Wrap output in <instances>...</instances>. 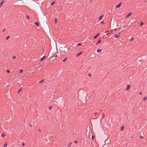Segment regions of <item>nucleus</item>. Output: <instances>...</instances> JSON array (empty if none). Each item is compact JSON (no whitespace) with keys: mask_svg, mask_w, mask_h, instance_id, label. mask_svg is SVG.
Listing matches in <instances>:
<instances>
[{"mask_svg":"<svg viewBox=\"0 0 147 147\" xmlns=\"http://www.w3.org/2000/svg\"><path fill=\"white\" fill-rule=\"evenodd\" d=\"M132 13H131V12L129 13L126 16V18H127L129 17L130 16H131L132 15Z\"/></svg>","mask_w":147,"mask_h":147,"instance_id":"3","label":"nucleus"},{"mask_svg":"<svg viewBox=\"0 0 147 147\" xmlns=\"http://www.w3.org/2000/svg\"><path fill=\"white\" fill-rule=\"evenodd\" d=\"M88 76L89 77H90L91 76V74H90V73H89L88 74Z\"/></svg>","mask_w":147,"mask_h":147,"instance_id":"36","label":"nucleus"},{"mask_svg":"<svg viewBox=\"0 0 147 147\" xmlns=\"http://www.w3.org/2000/svg\"><path fill=\"white\" fill-rule=\"evenodd\" d=\"M139 94L140 95H141L142 94V92H139Z\"/></svg>","mask_w":147,"mask_h":147,"instance_id":"35","label":"nucleus"},{"mask_svg":"<svg viewBox=\"0 0 147 147\" xmlns=\"http://www.w3.org/2000/svg\"><path fill=\"white\" fill-rule=\"evenodd\" d=\"M144 24V23L143 22H141L140 23V26H142Z\"/></svg>","mask_w":147,"mask_h":147,"instance_id":"20","label":"nucleus"},{"mask_svg":"<svg viewBox=\"0 0 147 147\" xmlns=\"http://www.w3.org/2000/svg\"><path fill=\"white\" fill-rule=\"evenodd\" d=\"M16 58V57L15 56H14L12 57V59H15Z\"/></svg>","mask_w":147,"mask_h":147,"instance_id":"31","label":"nucleus"},{"mask_svg":"<svg viewBox=\"0 0 147 147\" xmlns=\"http://www.w3.org/2000/svg\"><path fill=\"white\" fill-rule=\"evenodd\" d=\"M39 131H40V129H39Z\"/></svg>","mask_w":147,"mask_h":147,"instance_id":"45","label":"nucleus"},{"mask_svg":"<svg viewBox=\"0 0 147 147\" xmlns=\"http://www.w3.org/2000/svg\"><path fill=\"white\" fill-rule=\"evenodd\" d=\"M99 115H98V116H99Z\"/></svg>","mask_w":147,"mask_h":147,"instance_id":"47","label":"nucleus"},{"mask_svg":"<svg viewBox=\"0 0 147 147\" xmlns=\"http://www.w3.org/2000/svg\"><path fill=\"white\" fill-rule=\"evenodd\" d=\"M46 58L45 56H43L42 58L40 59V61H42L44 59Z\"/></svg>","mask_w":147,"mask_h":147,"instance_id":"7","label":"nucleus"},{"mask_svg":"<svg viewBox=\"0 0 147 147\" xmlns=\"http://www.w3.org/2000/svg\"><path fill=\"white\" fill-rule=\"evenodd\" d=\"M102 51V50L101 49H98L97 50V52L99 53V52H101V51Z\"/></svg>","mask_w":147,"mask_h":147,"instance_id":"16","label":"nucleus"},{"mask_svg":"<svg viewBox=\"0 0 147 147\" xmlns=\"http://www.w3.org/2000/svg\"><path fill=\"white\" fill-rule=\"evenodd\" d=\"M4 1H2L1 2V3L2 4H3V3H4Z\"/></svg>","mask_w":147,"mask_h":147,"instance_id":"38","label":"nucleus"},{"mask_svg":"<svg viewBox=\"0 0 147 147\" xmlns=\"http://www.w3.org/2000/svg\"><path fill=\"white\" fill-rule=\"evenodd\" d=\"M37 69L35 70L34 71V73L36 72L37 71Z\"/></svg>","mask_w":147,"mask_h":147,"instance_id":"41","label":"nucleus"},{"mask_svg":"<svg viewBox=\"0 0 147 147\" xmlns=\"http://www.w3.org/2000/svg\"><path fill=\"white\" fill-rule=\"evenodd\" d=\"M22 146H25V144L24 143H23L22 144Z\"/></svg>","mask_w":147,"mask_h":147,"instance_id":"33","label":"nucleus"},{"mask_svg":"<svg viewBox=\"0 0 147 147\" xmlns=\"http://www.w3.org/2000/svg\"><path fill=\"white\" fill-rule=\"evenodd\" d=\"M10 72V71L9 70H7V73H9Z\"/></svg>","mask_w":147,"mask_h":147,"instance_id":"26","label":"nucleus"},{"mask_svg":"<svg viewBox=\"0 0 147 147\" xmlns=\"http://www.w3.org/2000/svg\"><path fill=\"white\" fill-rule=\"evenodd\" d=\"M5 30V29H4L3 30L2 32H4Z\"/></svg>","mask_w":147,"mask_h":147,"instance_id":"42","label":"nucleus"},{"mask_svg":"<svg viewBox=\"0 0 147 147\" xmlns=\"http://www.w3.org/2000/svg\"><path fill=\"white\" fill-rule=\"evenodd\" d=\"M124 129V126H122L121 127V131H123Z\"/></svg>","mask_w":147,"mask_h":147,"instance_id":"8","label":"nucleus"},{"mask_svg":"<svg viewBox=\"0 0 147 147\" xmlns=\"http://www.w3.org/2000/svg\"><path fill=\"white\" fill-rule=\"evenodd\" d=\"M71 143H70L68 145L67 147H69V146H70L71 144Z\"/></svg>","mask_w":147,"mask_h":147,"instance_id":"32","label":"nucleus"},{"mask_svg":"<svg viewBox=\"0 0 147 147\" xmlns=\"http://www.w3.org/2000/svg\"><path fill=\"white\" fill-rule=\"evenodd\" d=\"M134 39V38H131L130 39V41L131 42Z\"/></svg>","mask_w":147,"mask_h":147,"instance_id":"27","label":"nucleus"},{"mask_svg":"<svg viewBox=\"0 0 147 147\" xmlns=\"http://www.w3.org/2000/svg\"><path fill=\"white\" fill-rule=\"evenodd\" d=\"M54 20H55V23H57V19L56 18H55V19H54Z\"/></svg>","mask_w":147,"mask_h":147,"instance_id":"22","label":"nucleus"},{"mask_svg":"<svg viewBox=\"0 0 147 147\" xmlns=\"http://www.w3.org/2000/svg\"><path fill=\"white\" fill-rule=\"evenodd\" d=\"M121 3H122L121 2H120L118 5H117L116 6V8H119L120 7V6H121Z\"/></svg>","mask_w":147,"mask_h":147,"instance_id":"1","label":"nucleus"},{"mask_svg":"<svg viewBox=\"0 0 147 147\" xmlns=\"http://www.w3.org/2000/svg\"><path fill=\"white\" fill-rule=\"evenodd\" d=\"M140 138H143V137H140Z\"/></svg>","mask_w":147,"mask_h":147,"instance_id":"44","label":"nucleus"},{"mask_svg":"<svg viewBox=\"0 0 147 147\" xmlns=\"http://www.w3.org/2000/svg\"><path fill=\"white\" fill-rule=\"evenodd\" d=\"M44 81V80L42 79L39 82V83H42Z\"/></svg>","mask_w":147,"mask_h":147,"instance_id":"15","label":"nucleus"},{"mask_svg":"<svg viewBox=\"0 0 147 147\" xmlns=\"http://www.w3.org/2000/svg\"><path fill=\"white\" fill-rule=\"evenodd\" d=\"M94 136H92V140H93L94 139Z\"/></svg>","mask_w":147,"mask_h":147,"instance_id":"28","label":"nucleus"},{"mask_svg":"<svg viewBox=\"0 0 147 147\" xmlns=\"http://www.w3.org/2000/svg\"><path fill=\"white\" fill-rule=\"evenodd\" d=\"M22 87L20 89H19L18 91V94H19L20 92L22 91Z\"/></svg>","mask_w":147,"mask_h":147,"instance_id":"13","label":"nucleus"},{"mask_svg":"<svg viewBox=\"0 0 147 147\" xmlns=\"http://www.w3.org/2000/svg\"><path fill=\"white\" fill-rule=\"evenodd\" d=\"M9 38V36H7L6 38V40H7L8 38Z\"/></svg>","mask_w":147,"mask_h":147,"instance_id":"29","label":"nucleus"},{"mask_svg":"<svg viewBox=\"0 0 147 147\" xmlns=\"http://www.w3.org/2000/svg\"><path fill=\"white\" fill-rule=\"evenodd\" d=\"M81 45V44H80V43H79L78 44V46H79L80 45Z\"/></svg>","mask_w":147,"mask_h":147,"instance_id":"43","label":"nucleus"},{"mask_svg":"<svg viewBox=\"0 0 147 147\" xmlns=\"http://www.w3.org/2000/svg\"><path fill=\"white\" fill-rule=\"evenodd\" d=\"M38 69H39V68H38L37 69L38 70Z\"/></svg>","mask_w":147,"mask_h":147,"instance_id":"46","label":"nucleus"},{"mask_svg":"<svg viewBox=\"0 0 147 147\" xmlns=\"http://www.w3.org/2000/svg\"><path fill=\"white\" fill-rule=\"evenodd\" d=\"M105 23V22L104 21H102L101 22V24H104Z\"/></svg>","mask_w":147,"mask_h":147,"instance_id":"25","label":"nucleus"},{"mask_svg":"<svg viewBox=\"0 0 147 147\" xmlns=\"http://www.w3.org/2000/svg\"><path fill=\"white\" fill-rule=\"evenodd\" d=\"M67 60V59L65 58L64 59H63V62H65Z\"/></svg>","mask_w":147,"mask_h":147,"instance_id":"17","label":"nucleus"},{"mask_svg":"<svg viewBox=\"0 0 147 147\" xmlns=\"http://www.w3.org/2000/svg\"><path fill=\"white\" fill-rule=\"evenodd\" d=\"M34 24L35 25H36V26H38V25H39V23L38 22H35V23H34Z\"/></svg>","mask_w":147,"mask_h":147,"instance_id":"12","label":"nucleus"},{"mask_svg":"<svg viewBox=\"0 0 147 147\" xmlns=\"http://www.w3.org/2000/svg\"><path fill=\"white\" fill-rule=\"evenodd\" d=\"M82 51H81V52L79 53L78 54H77L76 56L77 57H78L79 56H80V55H81L82 54Z\"/></svg>","mask_w":147,"mask_h":147,"instance_id":"6","label":"nucleus"},{"mask_svg":"<svg viewBox=\"0 0 147 147\" xmlns=\"http://www.w3.org/2000/svg\"><path fill=\"white\" fill-rule=\"evenodd\" d=\"M97 114V113L96 112L94 113V116L95 115H96Z\"/></svg>","mask_w":147,"mask_h":147,"instance_id":"40","label":"nucleus"},{"mask_svg":"<svg viewBox=\"0 0 147 147\" xmlns=\"http://www.w3.org/2000/svg\"><path fill=\"white\" fill-rule=\"evenodd\" d=\"M2 5H3V4H2L1 3H0V8L2 6Z\"/></svg>","mask_w":147,"mask_h":147,"instance_id":"34","label":"nucleus"},{"mask_svg":"<svg viewBox=\"0 0 147 147\" xmlns=\"http://www.w3.org/2000/svg\"><path fill=\"white\" fill-rule=\"evenodd\" d=\"M20 72V73H22L23 72V70L20 69L19 71Z\"/></svg>","mask_w":147,"mask_h":147,"instance_id":"23","label":"nucleus"},{"mask_svg":"<svg viewBox=\"0 0 147 147\" xmlns=\"http://www.w3.org/2000/svg\"><path fill=\"white\" fill-rule=\"evenodd\" d=\"M100 35V34L99 33H98L97 34V35L95 36H94V39H96V38H97Z\"/></svg>","mask_w":147,"mask_h":147,"instance_id":"5","label":"nucleus"},{"mask_svg":"<svg viewBox=\"0 0 147 147\" xmlns=\"http://www.w3.org/2000/svg\"><path fill=\"white\" fill-rule=\"evenodd\" d=\"M5 136V135L4 133L3 134L1 135V136L2 137H4Z\"/></svg>","mask_w":147,"mask_h":147,"instance_id":"18","label":"nucleus"},{"mask_svg":"<svg viewBox=\"0 0 147 147\" xmlns=\"http://www.w3.org/2000/svg\"><path fill=\"white\" fill-rule=\"evenodd\" d=\"M74 142H75V143H78V141H77L76 140H75Z\"/></svg>","mask_w":147,"mask_h":147,"instance_id":"37","label":"nucleus"},{"mask_svg":"<svg viewBox=\"0 0 147 147\" xmlns=\"http://www.w3.org/2000/svg\"><path fill=\"white\" fill-rule=\"evenodd\" d=\"M104 116H105V115H104V114H102V118H101L102 119H103L104 118Z\"/></svg>","mask_w":147,"mask_h":147,"instance_id":"24","label":"nucleus"},{"mask_svg":"<svg viewBox=\"0 0 147 147\" xmlns=\"http://www.w3.org/2000/svg\"><path fill=\"white\" fill-rule=\"evenodd\" d=\"M53 106H51L48 107V109L49 110H51L52 109V108H53Z\"/></svg>","mask_w":147,"mask_h":147,"instance_id":"11","label":"nucleus"},{"mask_svg":"<svg viewBox=\"0 0 147 147\" xmlns=\"http://www.w3.org/2000/svg\"><path fill=\"white\" fill-rule=\"evenodd\" d=\"M7 146V143H5L4 145L3 146L4 147H5Z\"/></svg>","mask_w":147,"mask_h":147,"instance_id":"21","label":"nucleus"},{"mask_svg":"<svg viewBox=\"0 0 147 147\" xmlns=\"http://www.w3.org/2000/svg\"><path fill=\"white\" fill-rule=\"evenodd\" d=\"M130 88V85H128L126 90H129Z\"/></svg>","mask_w":147,"mask_h":147,"instance_id":"9","label":"nucleus"},{"mask_svg":"<svg viewBox=\"0 0 147 147\" xmlns=\"http://www.w3.org/2000/svg\"><path fill=\"white\" fill-rule=\"evenodd\" d=\"M26 17L27 19H30V16L28 15H26Z\"/></svg>","mask_w":147,"mask_h":147,"instance_id":"19","label":"nucleus"},{"mask_svg":"<svg viewBox=\"0 0 147 147\" xmlns=\"http://www.w3.org/2000/svg\"><path fill=\"white\" fill-rule=\"evenodd\" d=\"M55 3V2H53L52 3V4H51V5H54V4Z\"/></svg>","mask_w":147,"mask_h":147,"instance_id":"30","label":"nucleus"},{"mask_svg":"<svg viewBox=\"0 0 147 147\" xmlns=\"http://www.w3.org/2000/svg\"><path fill=\"white\" fill-rule=\"evenodd\" d=\"M120 36L119 34H116L114 36V37L116 38H118Z\"/></svg>","mask_w":147,"mask_h":147,"instance_id":"2","label":"nucleus"},{"mask_svg":"<svg viewBox=\"0 0 147 147\" xmlns=\"http://www.w3.org/2000/svg\"><path fill=\"white\" fill-rule=\"evenodd\" d=\"M101 38H99V39L98 40L97 42L96 43V45H97V44H98V43H100V42H101Z\"/></svg>","mask_w":147,"mask_h":147,"instance_id":"4","label":"nucleus"},{"mask_svg":"<svg viewBox=\"0 0 147 147\" xmlns=\"http://www.w3.org/2000/svg\"><path fill=\"white\" fill-rule=\"evenodd\" d=\"M147 100V96H145L143 100L144 101H145L146 100Z\"/></svg>","mask_w":147,"mask_h":147,"instance_id":"14","label":"nucleus"},{"mask_svg":"<svg viewBox=\"0 0 147 147\" xmlns=\"http://www.w3.org/2000/svg\"><path fill=\"white\" fill-rule=\"evenodd\" d=\"M103 15H102V16H100L99 17V20H101L103 18Z\"/></svg>","mask_w":147,"mask_h":147,"instance_id":"10","label":"nucleus"},{"mask_svg":"<svg viewBox=\"0 0 147 147\" xmlns=\"http://www.w3.org/2000/svg\"><path fill=\"white\" fill-rule=\"evenodd\" d=\"M109 30H108L107 31H106V32H105V33H107V32H109Z\"/></svg>","mask_w":147,"mask_h":147,"instance_id":"39","label":"nucleus"}]
</instances>
